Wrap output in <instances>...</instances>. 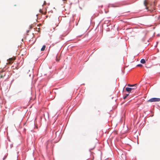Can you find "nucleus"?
Listing matches in <instances>:
<instances>
[{
	"instance_id": "1",
	"label": "nucleus",
	"mask_w": 160,
	"mask_h": 160,
	"mask_svg": "<svg viewBox=\"0 0 160 160\" xmlns=\"http://www.w3.org/2000/svg\"><path fill=\"white\" fill-rule=\"evenodd\" d=\"M160 101V98H152L148 101V102H159Z\"/></svg>"
},
{
	"instance_id": "2",
	"label": "nucleus",
	"mask_w": 160,
	"mask_h": 160,
	"mask_svg": "<svg viewBox=\"0 0 160 160\" xmlns=\"http://www.w3.org/2000/svg\"><path fill=\"white\" fill-rule=\"evenodd\" d=\"M5 73L4 72H2L0 73V78H3L5 76Z\"/></svg>"
},
{
	"instance_id": "3",
	"label": "nucleus",
	"mask_w": 160,
	"mask_h": 160,
	"mask_svg": "<svg viewBox=\"0 0 160 160\" xmlns=\"http://www.w3.org/2000/svg\"><path fill=\"white\" fill-rule=\"evenodd\" d=\"M15 58H9L8 59V62H9L8 63H10L11 62H12V61H13L14 60H15Z\"/></svg>"
},
{
	"instance_id": "4",
	"label": "nucleus",
	"mask_w": 160,
	"mask_h": 160,
	"mask_svg": "<svg viewBox=\"0 0 160 160\" xmlns=\"http://www.w3.org/2000/svg\"><path fill=\"white\" fill-rule=\"evenodd\" d=\"M126 90L129 93H130L131 91V89L129 88H126Z\"/></svg>"
},
{
	"instance_id": "5",
	"label": "nucleus",
	"mask_w": 160,
	"mask_h": 160,
	"mask_svg": "<svg viewBox=\"0 0 160 160\" xmlns=\"http://www.w3.org/2000/svg\"><path fill=\"white\" fill-rule=\"evenodd\" d=\"M121 157L122 159H125L126 158L125 154L123 153H122V154L121 155Z\"/></svg>"
},
{
	"instance_id": "6",
	"label": "nucleus",
	"mask_w": 160,
	"mask_h": 160,
	"mask_svg": "<svg viewBox=\"0 0 160 160\" xmlns=\"http://www.w3.org/2000/svg\"><path fill=\"white\" fill-rule=\"evenodd\" d=\"M137 85V84H128V86L129 87H136Z\"/></svg>"
},
{
	"instance_id": "7",
	"label": "nucleus",
	"mask_w": 160,
	"mask_h": 160,
	"mask_svg": "<svg viewBox=\"0 0 160 160\" xmlns=\"http://www.w3.org/2000/svg\"><path fill=\"white\" fill-rule=\"evenodd\" d=\"M145 61L144 59H142L140 61V62L142 64L145 63Z\"/></svg>"
},
{
	"instance_id": "8",
	"label": "nucleus",
	"mask_w": 160,
	"mask_h": 160,
	"mask_svg": "<svg viewBox=\"0 0 160 160\" xmlns=\"http://www.w3.org/2000/svg\"><path fill=\"white\" fill-rule=\"evenodd\" d=\"M46 48V46L45 45H43L42 48L41 49V51H43L45 50V48Z\"/></svg>"
},
{
	"instance_id": "9",
	"label": "nucleus",
	"mask_w": 160,
	"mask_h": 160,
	"mask_svg": "<svg viewBox=\"0 0 160 160\" xmlns=\"http://www.w3.org/2000/svg\"><path fill=\"white\" fill-rule=\"evenodd\" d=\"M148 4V3L147 0H144V4L145 6H146Z\"/></svg>"
},
{
	"instance_id": "10",
	"label": "nucleus",
	"mask_w": 160,
	"mask_h": 160,
	"mask_svg": "<svg viewBox=\"0 0 160 160\" xmlns=\"http://www.w3.org/2000/svg\"><path fill=\"white\" fill-rule=\"evenodd\" d=\"M129 95V94H126L125 96H124V97H123V99H125L126 98H127V97Z\"/></svg>"
},
{
	"instance_id": "11",
	"label": "nucleus",
	"mask_w": 160,
	"mask_h": 160,
	"mask_svg": "<svg viewBox=\"0 0 160 160\" xmlns=\"http://www.w3.org/2000/svg\"><path fill=\"white\" fill-rule=\"evenodd\" d=\"M60 132H59V131H57V132H56V136H57V134L59 135L60 134Z\"/></svg>"
},
{
	"instance_id": "12",
	"label": "nucleus",
	"mask_w": 160,
	"mask_h": 160,
	"mask_svg": "<svg viewBox=\"0 0 160 160\" xmlns=\"http://www.w3.org/2000/svg\"><path fill=\"white\" fill-rule=\"evenodd\" d=\"M137 66L139 67H142V64H138L137 65Z\"/></svg>"
},
{
	"instance_id": "13",
	"label": "nucleus",
	"mask_w": 160,
	"mask_h": 160,
	"mask_svg": "<svg viewBox=\"0 0 160 160\" xmlns=\"http://www.w3.org/2000/svg\"><path fill=\"white\" fill-rule=\"evenodd\" d=\"M39 11L41 13H42V10L41 9H40L39 10Z\"/></svg>"
},
{
	"instance_id": "14",
	"label": "nucleus",
	"mask_w": 160,
	"mask_h": 160,
	"mask_svg": "<svg viewBox=\"0 0 160 160\" xmlns=\"http://www.w3.org/2000/svg\"><path fill=\"white\" fill-rule=\"evenodd\" d=\"M131 88V90H133V89H135V88Z\"/></svg>"
},
{
	"instance_id": "15",
	"label": "nucleus",
	"mask_w": 160,
	"mask_h": 160,
	"mask_svg": "<svg viewBox=\"0 0 160 160\" xmlns=\"http://www.w3.org/2000/svg\"><path fill=\"white\" fill-rule=\"evenodd\" d=\"M45 3H46V2L45 1L44 2V4H45Z\"/></svg>"
},
{
	"instance_id": "16",
	"label": "nucleus",
	"mask_w": 160,
	"mask_h": 160,
	"mask_svg": "<svg viewBox=\"0 0 160 160\" xmlns=\"http://www.w3.org/2000/svg\"><path fill=\"white\" fill-rule=\"evenodd\" d=\"M67 0H62L63 1H66Z\"/></svg>"
},
{
	"instance_id": "17",
	"label": "nucleus",
	"mask_w": 160,
	"mask_h": 160,
	"mask_svg": "<svg viewBox=\"0 0 160 160\" xmlns=\"http://www.w3.org/2000/svg\"><path fill=\"white\" fill-rule=\"evenodd\" d=\"M146 9H148V8H147V7H146Z\"/></svg>"
}]
</instances>
